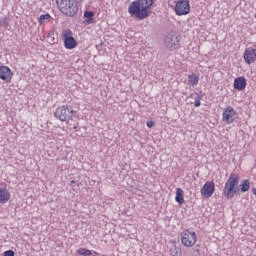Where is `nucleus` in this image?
Instances as JSON below:
<instances>
[{
    "instance_id": "f257e3e1",
    "label": "nucleus",
    "mask_w": 256,
    "mask_h": 256,
    "mask_svg": "<svg viewBox=\"0 0 256 256\" xmlns=\"http://www.w3.org/2000/svg\"><path fill=\"white\" fill-rule=\"evenodd\" d=\"M153 6V0H136L131 2L128 13L131 17H136L139 21L149 17V9Z\"/></svg>"
},
{
    "instance_id": "f03ea898",
    "label": "nucleus",
    "mask_w": 256,
    "mask_h": 256,
    "mask_svg": "<svg viewBox=\"0 0 256 256\" xmlns=\"http://www.w3.org/2000/svg\"><path fill=\"white\" fill-rule=\"evenodd\" d=\"M239 180V175L236 173L230 174L222 192V195L225 197V199H233L235 195H237V192L239 191Z\"/></svg>"
},
{
    "instance_id": "7ed1b4c3",
    "label": "nucleus",
    "mask_w": 256,
    "mask_h": 256,
    "mask_svg": "<svg viewBox=\"0 0 256 256\" xmlns=\"http://www.w3.org/2000/svg\"><path fill=\"white\" fill-rule=\"evenodd\" d=\"M59 11L66 17H75L79 11L77 0H56Z\"/></svg>"
},
{
    "instance_id": "20e7f679",
    "label": "nucleus",
    "mask_w": 256,
    "mask_h": 256,
    "mask_svg": "<svg viewBox=\"0 0 256 256\" xmlns=\"http://www.w3.org/2000/svg\"><path fill=\"white\" fill-rule=\"evenodd\" d=\"M77 112L73 110V106L71 105H62L58 107L54 113V117L62 121V123H67V125H71L73 123V117Z\"/></svg>"
},
{
    "instance_id": "39448f33",
    "label": "nucleus",
    "mask_w": 256,
    "mask_h": 256,
    "mask_svg": "<svg viewBox=\"0 0 256 256\" xmlns=\"http://www.w3.org/2000/svg\"><path fill=\"white\" fill-rule=\"evenodd\" d=\"M181 243L184 247H193L197 243V233L195 231H190L186 229L181 232Z\"/></svg>"
},
{
    "instance_id": "423d86ee",
    "label": "nucleus",
    "mask_w": 256,
    "mask_h": 256,
    "mask_svg": "<svg viewBox=\"0 0 256 256\" xmlns=\"http://www.w3.org/2000/svg\"><path fill=\"white\" fill-rule=\"evenodd\" d=\"M62 39L65 49H75L77 47V40L73 37V31L65 29L62 31Z\"/></svg>"
},
{
    "instance_id": "0eeeda50",
    "label": "nucleus",
    "mask_w": 256,
    "mask_h": 256,
    "mask_svg": "<svg viewBox=\"0 0 256 256\" xmlns=\"http://www.w3.org/2000/svg\"><path fill=\"white\" fill-rule=\"evenodd\" d=\"M237 119V110L233 109V106H227L222 113V121L226 125H233Z\"/></svg>"
},
{
    "instance_id": "6e6552de",
    "label": "nucleus",
    "mask_w": 256,
    "mask_h": 256,
    "mask_svg": "<svg viewBox=\"0 0 256 256\" xmlns=\"http://www.w3.org/2000/svg\"><path fill=\"white\" fill-rule=\"evenodd\" d=\"M174 10L178 17L189 15V13H191V4L189 3V0H180L176 3Z\"/></svg>"
},
{
    "instance_id": "1a4fd4ad",
    "label": "nucleus",
    "mask_w": 256,
    "mask_h": 256,
    "mask_svg": "<svg viewBox=\"0 0 256 256\" xmlns=\"http://www.w3.org/2000/svg\"><path fill=\"white\" fill-rule=\"evenodd\" d=\"M180 41L181 36H177L175 34H168L165 39L167 49H169L170 51H175L176 49H179Z\"/></svg>"
},
{
    "instance_id": "9d476101",
    "label": "nucleus",
    "mask_w": 256,
    "mask_h": 256,
    "mask_svg": "<svg viewBox=\"0 0 256 256\" xmlns=\"http://www.w3.org/2000/svg\"><path fill=\"white\" fill-rule=\"evenodd\" d=\"M200 193L203 197H205V199L213 197V194L215 193V183L207 181L200 190Z\"/></svg>"
},
{
    "instance_id": "9b49d317",
    "label": "nucleus",
    "mask_w": 256,
    "mask_h": 256,
    "mask_svg": "<svg viewBox=\"0 0 256 256\" xmlns=\"http://www.w3.org/2000/svg\"><path fill=\"white\" fill-rule=\"evenodd\" d=\"M244 61L247 63V65H251L252 63H255L256 61V48H246L244 52Z\"/></svg>"
},
{
    "instance_id": "f8f14e48",
    "label": "nucleus",
    "mask_w": 256,
    "mask_h": 256,
    "mask_svg": "<svg viewBox=\"0 0 256 256\" xmlns=\"http://www.w3.org/2000/svg\"><path fill=\"white\" fill-rule=\"evenodd\" d=\"M13 77V72L8 66H0V79L6 81V83H11Z\"/></svg>"
},
{
    "instance_id": "ddd939ff",
    "label": "nucleus",
    "mask_w": 256,
    "mask_h": 256,
    "mask_svg": "<svg viewBox=\"0 0 256 256\" xmlns=\"http://www.w3.org/2000/svg\"><path fill=\"white\" fill-rule=\"evenodd\" d=\"M247 87V80L244 77H238L234 80V89L243 91Z\"/></svg>"
},
{
    "instance_id": "4468645a",
    "label": "nucleus",
    "mask_w": 256,
    "mask_h": 256,
    "mask_svg": "<svg viewBox=\"0 0 256 256\" xmlns=\"http://www.w3.org/2000/svg\"><path fill=\"white\" fill-rule=\"evenodd\" d=\"M9 199H11V193L7 188H0V204L5 205V203L9 202Z\"/></svg>"
},
{
    "instance_id": "2eb2a0df",
    "label": "nucleus",
    "mask_w": 256,
    "mask_h": 256,
    "mask_svg": "<svg viewBox=\"0 0 256 256\" xmlns=\"http://www.w3.org/2000/svg\"><path fill=\"white\" fill-rule=\"evenodd\" d=\"M197 85H199V75L197 74L188 75V86L197 87Z\"/></svg>"
},
{
    "instance_id": "dca6fc26",
    "label": "nucleus",
    "mask_w": 256,
    "mask_h": 256,
    "mask_svg": "<svg viewBox=\"0 0 256 256\" xmlns=\"http://www.w3.org/2000/svg\"><path fill=\"white\" fill-rule=\"evenodd\" d=\"M175 201L179 205H183V203H185V197L183 196V189L181 188L176 189Z\"/></svg>"
},
{
    "instance_id": "f3484780",
    "label": "nucleus",
    "mask_w": 256,
    "mask_h": 256,
    "mask_svg": "<svg viewBox=\"0 0 256 256\" xmlns=\"http://www.w3.org/2000/svg\"><path fill=\"white\" fill-rule=\"evenodd\" d=\"M84 17L86 18V24L91 25L93 23V17H95V12L87 11L84 13Z\"/></svg>"
},
{
    "instance_id": "a211bd4d",
    "label": "nucleus",
    "mask_w": 256,
    "mask_h": 256,
    "mask_svg": "<svg viewBox=\"0 0 256 256\" xmlns=\"http://www.w3.org/2000/svg\"><path fill=\"white\" fill-rule=\"evenodd\" d=\"M194 95L196 96L194 98V106L201 107V99H203V94L200 92V93H195Z\"/></svg>"
},
{
    "instance_id": "6ab92c4d",
    "label": "nucleus",
    "mask_w": 256,
    "mask_h": 256,
    "mask_svg": "<svg viewBox=\"0 0 256 256\" xmlns=\"http://www.w3.org/2000/svg\"><path fill=\"white\" fill-rule=\"evenodd\" d=\"M78 255H83V256H91L93 253H91V250L87 248H80L77 250Z\"/></svg>"
},
{
    "instance_id": "aec40b11",
    "label": "nucleus",
    "mask_w": 256,
    "mask_h": 256,
    "mask_svg": "<svg viewBox=\"0 0 256 256\" xmlns=\"http://www.w3.org/2000/svg\"><path fill=\"white\" fill-rule=\"evenodd\" d=\"M50 19H51V15L42 14L38 19V23H39V25H43V23H45V21H49Z\"/></svg>"
},
{
    "instance_id": "412c9836",
    "label": "nucleus",
    "mask_w": 256,
    "mask_h": 256,
    "mask_svg": "<svg viewBox=\"0 0 256 256\" xmlns=\"http://www.w3.org/2000/svg\"><path fill=\"white\" fill-rule=\"evenodd\" d=\"M250 182L249 180H243L241 184L242 193H247L249 191Z\"/></svg>"
},
{
    "instance_id": "4be33fe9",
    "label": "nucleus",
    "mask_w": 256,
    "mask_h": 256,
    "mask_svg": "<svg viewBox=\"0 0 256 256\" xmlns=\"http://www.w3.org/2000/svg\"><path fill=\"white\" fill-rule=\"evenodd\" d=\"M0 27L3 29H9V19L7 17L0 18Z\"/></svg>"
},
{
    "instance_id": "5701e85b",
    "label": "nucleus",
    "mask_w": 256,
    "mask_h": 256,
    "mask_svg": "<svg viewBox=\"0 0 256 256\" xmlns=\"http://www.w3.org/2000/svg\"><path fill=\"white\" fill-rule=\"evenodd\" d=\"M4 256H15V252L13 250L5 251Z\"/></svg>"
},
{
    "instance_id": "b1692460",
    "label": "nucleus",
    "mask_w": 256,
    "mask_h": 256,
    "mask_svg": "<svg viewBox=\"0 0 256 256\" xmlns=\"http://www.w3.org/2000/svg\"><path fill=\"white\" fill-rule=\"evenodd\" d=\"M147 127H148L149 129H151V127H155V121H148V122H147Z\"/></svg>"
},
{
    "instance_id": "393cba45",
    "label": "nucleus",
    "mask_w": 256,
    "mask_h": 256,
    "mask_svg": "<svg viewBox=\"0 0 256 256\" xmlns=\"http://www.w3.org/2000/svg\"><path fill=\"white\" fill-rule=\"evenodd\" d=\"M71 185H75V180H71Z\"/></svg>"
},
{
    "instance_id": "a878e982",
    "label": "nucleus",
    "mask_w": 256,
    "mask_h": 256,
    "mask_svg": "<svg viewBox=\"0 0 256 256\" xmlns=\"http://www.w3.org/2000/svg\"><path fill=\"white\" fill-rule=\"evenodd\" d=\"M179 253L176 251L172 256H177Z\"/></svg>"
},
{
    "instance_id": "bb28decb",
    "label": "nucleus",
    "mask_w": 256,
    "mask_h": 256,
    "mask_svg": "<svg viewBox=\"0 0 256 256\" xmlns=\"http://www.w3.org/2000/svg\"><path fill=\"white\" fill-rule=\"evenodd\" d=\"M73 129H77V126H73Z\"/></svg>"
}]
</instances>
